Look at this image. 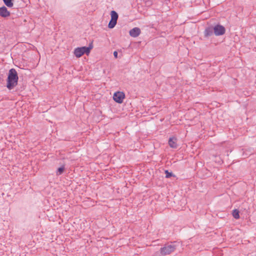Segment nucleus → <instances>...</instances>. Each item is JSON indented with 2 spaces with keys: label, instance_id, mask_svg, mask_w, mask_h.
I'll return each mask as SVG.
<instances>
[{
  "label": "nucleus",
  "instance_id": "1",
  "mask_svg": "<svg viewBox=\"0 0 256 256\" xmlns=\"http://www.w3.org/2000/svg\"><path fill=\"white\" fill-rule=\"evenodd\" d=\"M18 80V76L17 72L14 68H11L9 70L6 80V87L10 90L14 88L17 84Z\"/></svg>",
  "mask_w": 256,
  "mask_h": 256
},
{
  "label": "nucleus",
  "instance_id": "2",
  "mask_svg": "<svg viewBox=\"0 0 256 256\" xmlns=\"http://www.w3.org/2000/svg\"><path fill=\"white\" fill-rule=\"evenodd\" d=\"M176 242H168L160 248V252L162 256L170 254L176 250Z\"/></svg>",
  "mask_w": 256,
  "mask_h": 256
},
{
  "label": "nucleus",
  "instance_id": "3",
  "mask_svg": "<svg viewBox=\"0 0 256 256\" xmlns=\"http://www.w3.org/2000/svg\"><path fill=\"white\" fill-rule=\"evenodd\" d=\"M92 42L88 46L78 47L74 49V54L76 58H80L83 54H86L88 55L92 48Z\"/></svg>",
  "mask_w": 256,
  "mask_h": 256
},
{
  "label": "nucleus",
  "instance_id": "4",
  "mask_svg": "<svg viewBox=\"0 0 256 256\" xmlns=\"http://www.w3.org/2000/svg\"><path fill=\"white\" fill-rule=\"evenodd\" d=\"M124 98L125 94L122 92H116L114 93L113 96L114 100L118 104H122Z\"/></svg>",
  "mask_w": 256,
  "mask_h": 256
},
{
  "label": "nucleus",
  "instance_id": "5",
  "mask_svg": "<svg viewBox=\"0 0 256 256\" xmlns=\"http://www.w3.org/2000/svg\"><path fill=\"white\" fill-rule=\"evenodd\" d=\"M214 34L216 36L223 35L226 32L225 28L220 24H216L214 27Z\"/></svg>",
  "mask_w": 256,
  "mask_h": 256
},
{
  "label": "nucleus",
  "instance_id": "6",
  "mask_svg": "<svg viewBox=\"0 0 256 256\" xmlns=\"http://www.w3.org/2000/svg\"><path fill=\"white\" fill-rule=\"evenodd\" d=\"M130 35L134 38L138 36L140 34V28L136 27L130 30Z\"/></svg>",
  "mask_w": 256,
  "mask_h": 256
},
{
  "label": "nucleus",
  "instance_id": "7",
  "mask_svg": "<svg viewBox=\"0 0 256 256\" xmlns=\"http://www.w3.org/2000/svg\"><path fill=\"white\" fill-rule=\"evenodd\" d=\"M10 16V12L8 10L7 8L3 6L0 8V16L2 18H7Z\"/></svg>",
  "mask_w": 256,
  "mask_h": 256
},
{
  "label": "nucleus",
  "instance_id": "8",
  "mask_svg": "<svg viewBox=\"0 0 256 256\" xmlns=\"http://www.w3.org/2000/svg\"><path fill=\"white\" fill-rule=\"evenodd\" d=\"M176 142L177 138L174 136L170 138L168 142L170 146L173 148H177L178 145Z\"/></svg>",
  "mask_w": 256,
  "mask_h": 256
},
{
  "label": "nucleus",
  "instance_id": "9",
  "mask_svg": "<svg viewBox=\"0 0 256 256\" xmlns=\"http://www.w3.org/2000/svg\"><path fill=\"white\" fill-rule=\"evenodd\" d=\"M214 33V28L212 26H208L206 28L204 31V36L206 38H208L212 35Z\"/></svg>",
  "mask_w": 256,
  "mask_h": 256
},
{
  "label": "nucleus",
  "instance_id": "10",
  "mask_svg": "<svg viewBox=\"0 0 256 256\" xmlns=\"http://www.w3.org/2000/svg\"><path fill=\"white\" fill-rule=\"evenodd\" d=\"M110 16H111L110 20H114L116 21L118 20V13L116 11H114V10L111 11Z\"/></svg>",
  "mask_w": 256,
  "mask_h": 256
},
{
  "label": "nucleus",
  "instance_id": "11",
  "mask_svg": "<svg viewBox=\"0 0 256 256\" xmlns=\"http://www.w3.org/2000/svg\"><path fill=\"white\" fill-rule=\"evenodd\" d=\"M4 4L8 8H12L14 6L13 0H3Z\"/></svg>",
  "mask_w": 256,
  "mask_h": 256
},
{
  "label": "nucleus",
  "instance_id": "12",
  "mask_svg": "<svg viewBox=\"0 0 256 256\" xmlns=\"http://www.w3.org/2000/svg\"><path fill=\"white\" fill-rule=\"evenodd\" d=\"M232 214L233 217L236 219H238L240 218V212L236 209H234L232 210Z\"/></svg>",
  "mask_w": 256,
  "mask_h": 256
},
{
  "label": "nucleus",
  "instance_id": "13",
  "mask_svg": "<svg viewBox=\"0 0 256 256\" xmlns=\"http://www.w3.org/2000/svg\"><path fill=\"white\" fill-rule=\"evenodd\" d=\"M64 170H65V167H64V165L62 166L60 168H58L56 172V174L57 176H60V175L62 174L64 172Z\"/></svg>",
  "mask_w": 256,
  "mask_h": 256
},
{
  "label": "nucleus",
  "instance_id": "14",
  "mask_svg": "<svg viewBox=\"0 0 256 256\" xmlns=\"http://www.w3.org/2000/svg\"><path fill=\"white\" fill-rule=\"evenodd\" d=\"M116 23H117V21L110 20L108 24V28H114L116 26Z\"/></svg>",
  "mask_w": 256,
  "mask_h": 256
},
{
  "label": "nucleus",
  "instance_id": "15",
  "mask_svg": "<svg viewBox=\"0 0 256 256\" xmlns=\"http://www.w3.org/2000/svg\"><path fill=\"white\" fill-rule=\"evenodd\" d=\"M166 178H170L172 176H174L172 172H169L168 170H165Z\"/></svg>",
  "mask_w": 256,
  "mask_h": 256
},
{
  "label": "nucleus",
  "instance_id": "16",
  "mask_svg": "<svg viewBox=\"0 0 256 256\" xmlns=\"http://www.w3.org/2000/svg\"><path fill=\"white\" fill-rule=\"evenodd\" d=\"M114 56L116 58H118V52L116 51L114 52Z\"/></svg>",
  "mask_w": 256,
  "mask_h": 256
}]
</instances>
